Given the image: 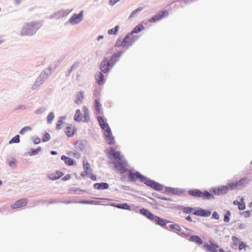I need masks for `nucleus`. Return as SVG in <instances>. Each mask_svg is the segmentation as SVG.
I'll return each mask as SVG.
<instances>
[{
  "mask_svg": "<svg viewBox=\"0 0 252 252\" xmlns=\"http://www.w3.org/2000/svg\"><path fill=\"white\" fill-rule=\"evenodd\" d=\"M251 180L247 177H243L239 181H230L225 185L218 186V187L212 189V191L217 195H226L229 190H240L245 185L248 184Z\"/></svg>",
  "mask_w": 252,
  "mask_h": 252,
  "instance_id": "nucleus-1",
  "label": "nucleus"
},
{
  "mask_svg": "<svg viewBox=\"0 0 252 252\" xmlns=\"http://www.w3.org/2000/svg\"><path fill=\"white\" fill-rule=\"evenodd\" d=\"M38 29V25L37 23L32 22L26 24L21 31L22 35H31L35 33Z\"/></svg>",
  "mask_w": 252,
  "mask_h": 252,
  "instance_id": "nucleus-2",
  "label": "nucleus"
},
{
  "mask_svg": "<svg viewBox=\"0 0 252 252\" xmlns=\"http://www.w3.org/2000/svg\"><path fill=\"white\" fill-rule=\"evenodd\" d=\"M127 172L128 173V181L129 182H135L138 180L145 184V181H146L147 177L138 171L133 172L130 169H127Z\"/></svg>",
  "mask_w": 252,
  "mask_h": 252,
  "instance_id": "nucleus-3",
  "label": "nucleus"
},
{
  "mask_svg": "<svg viewBox=\"0 0 252 252\" xmlns=\"http://www.w3.org/2000/svg\"><path fill=\"white\" fill-rule=\"evenodd\" d=\"M97 120L100 127L104 131V135L105 137L112 135V131L109 125L107 123L105 122L102 116H97Z\"/></svg>",
  "mask_w": 252,
  "mask_h": 252,
  "instance_id": "nucleus-4",
  "label": "nucleus"
},
{
  "mask_svg": "<svg viewBox=\"0 0 252 252\" xmlns=\"http://www.w3.org/2000/svg\"><path fill=\"white\" fill-rule=\"evenodd\" d=\"M108 57H104L100 62L99 68L104 73H108L113 68Z\"/></svg>",
  "mask_w": 252,
  "mask_h": 252,
  "instance_id": "nucleus-5",
  "label": "nucleus"
},
{
  "mask_svg": "<svg viewBox=\"0 0 252 252\" xmlns=\"http://www.w3.org/2000/svg\"><path fill=\"white\" fill-rule=\"evenodd\" d=\"M144 184L156 191H160L163 189V186L162 185L148 177Z\"/></svg>",
  "mask_w": 252,
  "mask_h": 252,
  "instance_id": "nucleus-6",
  "label": "nucleus"
},
{
  "mask_svg": "<svg viewBox=\"0 0 252 252\" xmlns=\"http://www.w3.org/2000/svg\"><path fill=\"white\" fill-rule=\"evenodd\" d=\"M169 15V12L166 10H161L158 12L156 15L149 19V22L151 23H155L161 19L167 17Z\"/></svg>",
  "mask_w": 252,
  "mask_h": 252,
  "instance_id": "nucleus-7",
  "label": "nucleus"
},
{
  "mask_svg": "<svg viewBox=\"0 0 252 252\" xmlns=\"http://www.w3.org/2000/svg\"><path fill=\"white\" fill-rule=\"evenodd\" d=\"M113 164H115V167L118 169L121 174H124L127 172V169L126 168L127 161L126 160L124 159L119 161H114Z\"/></svg>",
  "mask_w": 252,
  "mask_h": 252,
  "instance_id": "nucleus-8",
  "label": "nucleus"
},
{
  "mask_svg": "<svg viewBox=\"0 0 252 252\" xmlns=\"http://www.w3.org/2000/svg\"><path fill=\"white\" fill-rule=\"evenodd\" d=\"M84 17V10H81L78 14L74 13L70 18L69 22L72 25H76L80 23Z\"/></svg>",
  "mask_w": 252,
  "mask_h": 252,
  "instance_id": "nucleus-9",
  "label": "nucleus"
},
{
  "mask_svg": "<svg viewBox=\"0 0 252 252\" xmlns=\"http://www.w3.org/2000/svg\"><path fill=\"white\" fill-rule=\"evenodd\" d=\"M218 187V186H216L215 187H212L209 189V191L207 190H205L203 192L201 191V198L203 200H213L215 199L214 195L217 196H220L221 195H217L215 194L212 191V189L214 188H216Z\"/></svg>",
  "mask_w": 252,
  "mask_h": 252,
  "instance_id": "nucleus-10",
  "label": "nucleus"
},
{
  "mask_svg": "<svg viewBox=\"0 0 252 252\" xmlns=\"http://www.w3.org/2000/svg\"><path fill=\"white\" fill-rule=\"evenodd\" d=\"M210 244L205 243L203 246V249L208 252H218L217 249L219 248V245L212 241H210Z\"/></svg>",
  "mask_w": 252,
  "mask_h": 252,
  "instance_id": "nucleus-11",
  "label": "nucleus"
},
{
  "mask_svg": "<svg viewBox=\"0 0 252 252\" xmlns=\"http://www.w3.org/2000/svg\"><path fill=\"white\" fill-rule=\"evenodd\" d=\"M153 221L155 222L156 224H158L160 226L164 228V229H166L167 230H168L169 229L168 228L167 224L171 222L169 220L160 218L159 217L157 216H155L154 220H153Z\"/></svg>",
  "mask_w": 252,
  "mask_h": 252,
  "instance_id": "nucleus-12",
  "label": "nucleus"
},
{
  "mask_svg": "<svg viewBox=\"0 0 252 252\" xmlns=\"http://www.w3.org/2000/svg\"><path fill=\"white\" fill-rule=\"evenodd\" d=\"M186 192V190L185 189L166 187H165L164 192L171 193L173 194L179 196Z\"/></svg>",
  "mask_w": 252,
  "mask_h": 252,
  "instance_id": "nucleus-13",
  "label": "nucleus"
},
{
  "mask_svg": "<svg viewBox=\"0 0 252 252\" xmlns=\"http://www.w3.org/2000/svg\"><path fill=\"white\" fill-rule=\"evenodd\" d=\"M211 214V212L210 210L203 209L200 207H196V211L194 213L195 216L202 217H208Z\"/></svg>",
  "mask_w": 252,
  "mask_h": 252,
  "instance_id": "nucleus-14",
  "label": "nucleus"
},
{
  "mask_svg": "<svg viewBox=\"0 0 252 252\" xmlns=\"http://www.w3.org/2000/svg\"><path fill=\"white\" fill-rule=\"evenodd\" d=\"M124 53V51L120 50L117 52L113 54V55L109 59V61L110 62L111 65L114 66L116 63L120 60L121 57Z\"/></svg>",
  "mask_w": 252,
  "mask_h": 252,
  "instance_id": "nucleus-15",
  "label": "nucleus"
},
{
  "mask_svg": "<svg viewBox=\"0 0 252 252\" xmlns=\"http://www.w3.org/2000/svg\"><path fill=\"white\" fill-rule=\"evenodd\" d=\"M129 38L128 36L126 35L122 41H121V38H119L117 39L115 44V47L117 48H120L121 47L126 48V49H128L127 48V40H128Z\"/></svg>",
  "mask_w": 252,
  "mask_h": 252,
  "instance_id": "nucleus-16",
  "label": "nucleus"
},
{
  "mask_svg": "<svg viewBox=\"0 0 252 252\" xmlns=\"http://www.w3.org/2000/svg\"><path fill=\"white\" fill-rule=\"evenodd\" d=\"M144 29L145 27L142 24H138L130 32L128 33L126 35L129 39L130 37H131L134 33H138L142 30H144Z\"/></svg>",
  "mask_w": 252,
  "mask_h": 252,
  "instance_id": "nucleus-17",
  "label": "nucleus"
},
{
  "mask_svg": "<svg viewBox=\"0 0 252 252\" xmlns=\"http://www.w3.org/2000/svg\"><path fill=\"white\" fill-rule=\"evenodd\" d=\"M110 206L115 207L118 209L126 210L130 211L131 209V207L130 205L126 203H111L109 204Z\"/></svg>",
  "mask_w": 252,
  "mask_h": 252,
  "instance_id": "nucleus-18",
  "label": "nucleus"
},
{
  "mask_svg": "<svg viewBox=\"0 0 252 252\" xmlns=\"http://www.w3.org/2000/svg\"><path fill=\"white\" fill-rule=\"evenodd\" d=\"M140 213L143 216L151 221L154 220L155 215L152 213L148 209L145 208H141L139 210Z\"/></svg>",
  "mask_w": 252,
  "mask_h": 252,
  "instance_id": "nucleus-19",
  "label": "nucleus"
},
{
  "mask_svg": "<svg viewBox=\"0 0 252 252\" xmlns=\"http://www.w3.org/2000/svg\"><path fill=\"white\" fill-rule=\"evenodd\" d=\"M28 203V200L26 198L17 200L14 204L11 206L12 209H18L25 206Z\"/></svg>",
  "mask_w": 252,
  "mask_h": 252,
  "instance_id": "nucleus-20",
  "label": "nucleus"
},
{
  "mask_svg": "<svg viewBox=\"0 0 252 252\" xmlns=\"http://www.w3.org/2000/svg\"><path fill=\"white\" fill-rule=\"evenodd\" d=\"M93 187L96 189L104 190L108 189L109 184L105 182L96 183L94 184Z\"/></svg>",
  "mask_w": 252,
  "mask_h": 252,
  "instance_id": "nucleus-21",
  "label": "nucleus"
},
{
  "mask_svg": "<svg viewBox=\"0 0 252 252\" xmlns=\"http://www.w3.org/2000/svg\"><path fill=\"white\" fill-rule=\"evenodd\" d=\"M201 190L199 189H190L188 190V194L194 197L199 198L201 197Z\"/></svg>",
  "mask_w": 252,
  "mask_h": 252,
  "instance_id": "nucleus-22",
  "label": "nucleus"
},
{
  "mask_svg": "<svg viewBox=\"0 0 252 252\" xmlns=\"http://www.w3.org/2000/svg\"><path fill=\"white\" fill-rule=\"evenodd\" d=\"M63 174L62 172L59 171H55V172L50 173L48 174V177L50 179L52 180H56L63 176Z\"/></svg>",
  "mask_w": 252,
  "mask_h": 252,
  "instance_id": "nucleus-23",
  "label": "nucleus"
},
{
  "mask_svg": "<svg viewBox=\"0 0 252 252\" xmlns=\"http://www.w3.org/2000/svg\"><path fill=\"white\" fill-rule=\"evenodd\" d=\"M75 132H76L75 127L70 126L66 127V130L64 131L66 135L69 137L73 136Z\"/></svg>",
  "mask_w": 252,
  "mask_h": 252,
  "instance_id": "nucleus-24",
  "label": "nucleus"
},
{
  "mask_svg": "<svg viewBox=\"0 0 252 252\" xmlns=\"http://www.w3.org/2000/svg\"><path fill=\"white\" fill-rule=\"evenodd\" d=\"M189 241L194 242L198 245H201L203 243L202 240L197 235H193L190 236L189 238Z\"/></svg>",
  "mask_w": 252,
  "mask_h": 252,
  "instance_id": "nucleus-25",
  "label": "nucleus"
},
{
  "mask_svg": "<svg viewBox=\"0 0 252 252\" xmlns=\"http://www.w3.org/2000/svg\"><path fill=\"white\" fill-rule=\"evenodd\" d=\"M235 205H237L238 209L241 211L244 210L246 209L245 203L243 201V199H241V201H239L237 200H235L233 202Z\"/></svg>",
  "mask_w": 252,
  "mask_h": 252,
  "instance_id": "nucleus-26",
  "label": "nucleus"
},
{
  "mask_svg": "<svg viewBox=\"0 0 252 252\" xmlns=\"http://www.w3.org/2000/svg\"><path fill=\"white\" fill-rule=\"evenodd\" d=\"M83 164L85 174H89V175H91L92 174L93 170L91 168L90 163L88 162H85L84 160L83 162Z\"/></svg>",
  "mask_w": 252,
  "mask_h": 252,
  "instance_id": "nucleus-27",
  "label": "nucleus"
},
{
  "mask_svg": "<svg viewBox=\"0 0 252 252\" xmlns=\"http://www.w3.org/2000/svg\"><path fill=\"white\" fill-rule=\"evenodd\" d=\"M84 93L82 91L79 92L76 96V98L74 102L77 104L80 105L82 103V99L84 98Z\"/></svg>",
  "mask_w": 252,
  "mask_h": 252,
  "instance_id": "nucleus-28",
  "label": "nucleus"
},
{
  "mask_svg": "<svg viewBox=\"0 0 252 252\" xmlns=\"http://www.w3.org/2000/svg\"><path fill=\"white\" fill-rule=\"evenodd\" d=\"M168 228H169L170 230L176 233L178 232H181L182 230L181 226L177 223H173L169 225L168 226Z\"/></svg>",
  "mask_w": 252,
  "mask_h": 252,
  "instance_id": "nucleus-29",
  "label": "nucleus"
},
{
  "mask_svg": "<svg viewBox=\"0 0 252 252\" xmlns=\"http://www.w3.org/2000/svg\"><path fill=\"white\" fill-rule=\"evenodd\" d=\"M64 162L68 166H72L76 164V162L74 159L64 155Z\"/></svg>",
  "mask_w": 252,
  "mask_h": 252,
  "instance_id": "nucleus-30",
  "label": "nucleus"
},
{
  "mask_svg": "<svg viewBox=\"0 0 252 252\" xmlns=\"http://www.w3.org/2000/svg\"><path fill=\"white\" fill-rule=\"evenodd\" d=\"M83 111L84 112V120L83 121L84 122H88L90 121V114H89V110L88 108L84 106L83 107Z\"/></svg>",
  "mask_w": 252,
  "mask_h": 252,
  "instance_id": "nucleus-31",
  "label": "nucleus"
},
{
  "mask_svg": "<svg viewBox=\"0 0 252 252\" xmlns=\"http://www.w3.org/2000/svg\"><path fill=\"white\" fill-rule=\"evenodd\" d=\"M73 119L76 122H80L82 120V114L80 109L76 110Z\"/></svg>",
  "mask_w": 252,
  "mask_h": 252,
  "instance_id": "nucleus-32",
  "label": "nucleus"
},
{
  "mask_svg": "<svg viewBox=\"0 0 252 252\" xmlns=\"http://www.w3.org/2000/svg\"><path fill=\"white\" fill-rule=\"evenodd\" d=\"M103 73H104L101 71L99 72L97 77L96 78V81L99 85H101L104 83V75Z\"/></svg>",
  "mask_w": 252,
  "mask_h": 252,
  "instance_id": "nucleus-33",
  "label": "nucleus"
},
{
  "mask_svg": "<svg viewBox=\"0 0 252 252\" xmlns=\"http://www.w3.org/2000/svg\"><path fill=\"white\" fill-rule=\"evenodd\" d=\"M139 35H133L131 38L127 40V48H129L139 39Z\"/></svg>",
  "mask_w": 252,
  "mask_h": 252,
  "instance_id": "nucleus-34",
  "label": "nucleus"
},
{
  "mask_svg": "<svg viewBox=\"0 0 252 252\" xmlns=\"http://www.w3.org/2000/svg\"><path fill=\"white\" fill-rule=\"evenodd\" d=\"M196 208L191 207H185L184 208V213L187 214L192 213L194 215V212L196 211Z\"/></svg>",
  "mask_w": 252,
  "mask_h": 252,
  "instance_id": "nucleus-35",
  "label": "nucleus"
},
{
  "mask_svg": "<svg viewBox=\"0 0 252 252\" xmlns=\"http://www.w3.org/2000/svg\"><path fill=\"white\" fill-rule=\"evenodd\" d=\"M144 195L146 196V197H147L148 198H149L150 200H152L151 202H148V203L149 204H150L152 206H154V205H155V206H161L162 207H165V206L163 205H160L159 203H158L157 202V200L153 198V197H149V196H147L146 195L144 194Z\"/></svg>",
  "mask_w": 252,
  "mask_h": 252,
  "instance_id": "nucleus-36",
  "label": "nucleus"
},
{
  "mask_svg": "<svg viewBox=\"0 0 252 252\" xmlns=\"http://www.w3.org/2000/svg\"><path fill=\"white\" fill-rule=\"evenodd\" d=\"M119 30V26L117 25L114 28L110 29L107 32L109 35H116Z\"/></svg>",
  "mask_w": 252,
  "mask_h": 252,
  "instance_id": "nucleus-37",
  "label": "nucleus"
},
{
  "mask_svg": "<svg viewBox=\"0 0 252 252\" xmlns=\"http://www.w3.org/2000/svg\"><path fill=\"white\" fill-rule=\"evenodd\" d=\"M105 140L109 145H113L115 143V138L113 135L105 137Z\"/></svg>",
  "mask_w": 252,
  "mask_h": 252,
  "instance_id": "nucleus-38",
  "label": "nucleus"
},
{
  "mask_svg": "<svg viewBox=\"0 0 252 252\" xmlns=\"http://www.w3.org/2000/svg\"><path fill=\"white\" fill-rule=\"evenodd\" d=\"M142 9H143V7H139L137 9H136L134 10H133L131 13L130 15L129 16L128 19H132V18H134L136 14L137 13L140 12L141 11H142Z\"/></svg>",
  "mask_w": 252,
  "mask_h": 252,
  "instance_id": "nucleus-39",
  "label": "nucleus"
},
{
  "mask_svg": "<svg viewBox=\"0 0 252 252\" xmlns=\"http://www.w3.org/2000/svg\"><path fill=\"white\" fill-rule=\"evenodd\" d=\"M114 152H115V154L113 158L114 159H117V161L122 160L123 156H121V152L117 151H114Z\"/></svg>",
  "mask_w": 252,
  "mask_h": 252,
  "instance_id": "nucleus-40",
  "label": "nucleus"
},
{
  "mask_svg": "<svg viewBox=\"0 0 252 252\" xmlns=\"http://www.w3.org/2000/svg\"><path fill=\"white\" fill-rule=\"evenodd\" d=\"M75 146L76 149L81 151H83L85 148L83 141H77Z\"/></svg>",
  "mask_w": 252,
  "mask_h": 252,
  "instance_id": "nucleus-41",
  "label": "nucleus"
},
{
  "mask_svg": "<svg viewBox=\"0 0 252 252\" xmlns=\"http://www.w3.org/2000/svg\"><path fill=\"white\" fill-rule=\"evenodd\" d=\"M231 212L229 211H226L224 215L223 220L225 222H228L230 221V217L231 216Z\"/></svg>",
  "mask_w": 252,
  "mask_h": 252,
  "instance_id": "nucleus-42",
  "label": "nucleus"
},
{
  "mask_svg": "<svg viewBox=\"0 0 252 252\" xmlns=\"http://www.w3.org/2000/svg\"><path fill=\"white\" fill-rule=\"evenodd\" d=\"M32 130V127L30 126H25L20 131V133L21 134H24L27 131H31Z\"/></svg>",
  "mask_w": 252,
  "mask_h": 252,
  "instance_id": "nucleus-43",
  "label": "nucleus"
},
{
  "mask_svg": "<svg viewBox=\"0 0 252 252\" xmlns=\"http://www.w3.org/2000/svg\"><path fill=\"white\" fill-rule=\"evenodd\" d=\"M232 240L233 245L236 247H237V246L239 245V243L241 241L240 239L236 236L232 237Z\"/></svg>",
  "mask_w": 252,
  "mask_h": 252,
  "instance_id": "nucleus-44",
  "label": "nucleus"
},
{
  "mask_svg": "<svg viewBox=\"0 0 252 252\" xmlns=\"http://www.w3.org/2000/svg\"><path fill=\"white\" fill-rule=\"evenodd\" d=\"M19 136L18 135H17L10 140V141H9V143L11 144L13 143H18L19 142Z\"/></svg>",
  "mask_w": 252,
  "mask_h": 252,
  "instance_id": "nucleus-45",
  "label": "nucleus"
},
{
  "mask_svg": "<svg viewBox=\"0 0 252 252\" xmlns=\"http://www.w3.org/2000/svg\"><path fill=\"white\" fill-rule=\"evenodd\" d=\"M251 211H252V210H251V211H249V210L246 211L241 213L240 215L244 216L245 218H248L251 215Z\"/></svg>",
  "mask_w": 252,
  "mask_h": 252,
  "instance_id": "nucleus-46",
  "label": "nucleus"
},
{
  "mask_svg": "<svg viewBox=\"0 0 252 252\" xmlns=\"http://www.w3.org/2000/svg\"><path fill=\"white\" fill-rule=\"evenodd\" d=\"M101 104H100L99 101L98 99H95L94 102V109H98L100 108Z\"/></svg>",
  "mask_w": 252,
  "mask_h": 252,
  "instance_id": "nucleus-47",
  "label": "nucleus"
},
{
  "mask_svg": "<svg viewBox=\"0 0 252 252\" xmlns=\"http://www.w3.org/2000/svg\"><path fill=\"white\" fill-rule=\"evenodd\" d=\"M41 151V148L39 147L35 150H32L29 152L30 155H34Z\"/></svg>",
  "mask_w": 252,
  "mask_h": 252,
  "instance_id": "nucleus-48",
  "label": "nucleus"
},
{
  "mask_svg": "<svg viewBox=\"0 0 252 252\" xmlns=\"http://www.w3.org/2000/svg\"><path fill=\"white\" fill-rule=\"evenodd\" d=\"M211 219H215L217 220H218L220 219V216L217 211H214L213 213L212 217H211Z\"/></svg>",
  "mask_w": 252,
  "mask_h": 252,
  "instance_id": "nucleus-49",
  "label": "nucleus"
},
{
  "mask_svg": "<svg viewBox=\"0 0 252 252\" xmlns=\"http://www.w3.org/2000/svg\"><path fill=\"white\" fill-rule=\"evenodd\" d=\"M239 250L241 251L243 249H245L247 245L246 244L243 242V241H240L239 243Z\"/></svg>",
  "mask_w": 252,
  "mask_h": 252,
  "instance_id": "nucleus-50",
  "label": "nucleus"
},
{
  "mask_svg": "<svg viewBox=\"0 0 252 252\" xmlns=\"http://www.w3.org/2000/svg\"><path fill=\"white\" fill-rule=\"evenodd\" d=\"M54 115L53 112H51L49 113L47 117L48 122L50 123L52 122V120L54 119Z\"/></svg>",
  "mask_w": 252,
  "mask_h": 252,
  "instance_id": "nucleus-51",
  "label": "nucleus"
},
{
  "mask_svg": "<svg viewBox=\"0 0 252 252\" xmlns=\"http://www.w3.org/2000/svg\"><path fill=\"white\" fill-rule=\"evenodd\" d=\"M50 136L49 133H46L42 137V141L43 142H46L49 140Z\"/></svg>",
  "mask_w": 252,
  "mask_h": 252,
  "instance_id": "nucleus-52",
  "label": "nucleus"
},
{
  "mask_svg": "<svg viewBox=\"0 0 252 252\" xmlns=\"http://www.w3.org/2000/svg\"><path fill=\"white\" fill-rule=\"evenodd\" d=\"M9 165L12 168H15L16 166V160L15 159H13L9 162Z\"/></svg>",
  "mask_w": 252,
  "mask_h": 252,
  "instance_id": "nucleus-53",
  "label": "nucleus"
},
{
  "mask_svg": "<svg viewBox=\"0 0 252 252\" xmlns=\"http://www.w3.org/2000/svg\"><path fill=\"white\" fill-rule=\"evenodd\" d=\"M152 195L153 196H154L155 197H156V198L160 199H162V198H163V195H160V194H158V193H157L156 192H153L152 193Z\"/></svg>",
  "mask_w": 252,
  "mask_h": 252,
  "instance_id": "nucleus-54",
  "label": "nucleus"
},
{
  "mask_svg": "<svg viewBox=\"0 0 252 252\" xmlns=\"http://www.w3.org/2000/svg\"><path fill=\"white\" fill-rule=\"evenodd\" d=\"M197 0H177L176 1L180 2L181 3L182 1H184L186 4H189L192 2H194L196 1Z\"/></svg>",
  "mask_w": 252,
  "mask_h": 252,
  "instance_id": "nucleus-55",
  "label": "nucleus"
},
{
  "mask_svg": "<svg viewBox=\"0 0 252 252\" xmlns=\"http://www.w3.org/2000/svg\"><path fill=\"white\" fill-rule=\"evenodd\" d=\"M114 151H116L115 149L113 147H110V150L107 152V154L109 156L113 157V156L115 154V152H114Z\"/></svg>",
  "mask_w": 252,
  "mask_h": 252,
  "instance_id": "nucleus-56",
  "label": "nucleus"
},
{
  "mask_svg": "<svg viewBox=\"0 0 252 252\" xmlns=\"http://www.w3.org/2000/svg\"><path fill=\"white\" fill-rule=\"evenodd\" d=\"M121 188L125 190H131V191H133V190L130 188V187H129V186H127L122 185L121 186Z\"/></svg>",
  "mask_w": 252,
  "mask_h": 252,
  "instance_id": "nucleus-57",
  "label": "nucleus"
},
{
  "mask_svg": "<svg viewBox=\"0 0 252 252\" xmlns=\"http://www.w3.org/2000/svg\"><path fill=\"white\" fill-rule=\"evenodd\" d=\"M79 63L75 62L70 67L72 70L73 69H76L78 67Z\"/></svg>",
  "mask_w": 252,
  "mask_h": 252,
  "instance_id": "nucleus-58",
  "label": "nucleus"
},
{
  "mask_svg": "<svg viewBox=\"0 0 252 252\" xmlns=\"http://www.w3.org/2000/svg\"><path fill=\"white\" fill-rule=\"evenodd\" d=\"M119 1L120 0H109V5L113 6Z\"/></svg>",
  "mask_w": 252,
  "mask_h": 252,
  "instance_id": "nucleus-59",
  "label": "nucleus"
},
{
  "mask_svg": "<svg viewBox=\"0 0 252 252\" xmlns=\"http://www.w3.org/2000/svg\"><path fill=\"white\" fill-rule=\"evenodd\" d=\"M90 204H93V205H100V202L98 201H95V200H90Z\"/></svg>",
  "mask_w": 252,
  "mask_h": 252,
  "instance_id": "nucleus-60",
  "label": "nucleus"
},
{
  "mask_svg": "<svg viewBox=\"0 0 252 252\" xmlns=\"http://www.w3.org/2000/svg\"><path fill=\"white\" fill-rule=\"evenodd\" d=\"M180 232V235H181V236H182L183 237H187L189 235V233H186V232H184L181 231Z\"/></svg>",
  "mask_w": 252,
  "mask_h": 252,
  "instance_id": "nucleus-61",
  "label": "nucleus"
},
{
  "mask_svg": "<svg viewBox=\"0 0 252 252\" xmlns=\"http://www.w3.org/2000/svg\"><path fill=\"white\" fill-rule=\"evenodd\" d=\"M238 228L240 229H244L246 227V225L245 223H238Z\"/></svg>",
  "mask_w": 252,
  "mask_h": 252,
  "instance_id": "nucleus-62",
  "label": "nucleus"
},
{
  "mask_svg": "<svg viewBox=\"0 0 252 252\" xmlns=\"http://www.w3.org/2000/svg\"><path fill=\"white\" fill-rule=\"evenodd\" d=\"M79 203L80 204H90V200H81L79 201Z\"/></svg>",
  "mask_w": 252,
  "mask_h": 252,
  "instance_id": "nucleus-63",
  "label": "nucleus"
},
{
  "mask_svg": "<svg viewBox=\"0 0 252 252\" xmlns=\"http://www.w3.org/2000/svg\"><path fill=\"white\" fill-rule=\"evenodd\" d=\"M63 124V122L61 120H59L57 124V128L59 129L62 128V125Z\"/></svg>",
  "mask_w": 252,
  "mask_h": 252,
  "instance_id": "nucleus-64",
  "label": "nucleus"
}]
</instances>
